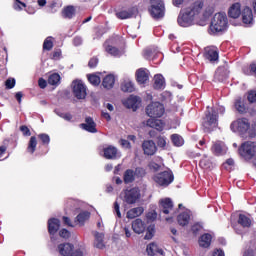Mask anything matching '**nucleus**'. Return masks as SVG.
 I'll return each mask as SVG.
<instances>
[{
    "mask_svg": "<svg viewBox=\"0 0 256 256\" xmlns=\"http://www.w3.org/2000/svg\"><path fill=\"white\" fill-rule=\"evenodd\" d=\"M114 213H116L118 219H121V210L118 202H114Z\"/></svg>",
    "mask_w": 256,
    "mask_h": 256,
    "instance_id": "nucleus-58",
    "label": "nucleus"
},
{
    "mask_svg": "<svg viewBox=\"0 0 256 256\" xmlns=\"http://www.w3.org/2000/svg\"><path fill=\"white\" fill-rule=\"evenodd\" d=\"M203 7V2L198 0L185 10H181L177 18L178 25L180 27H191V25H195V23L197 25Z\"/></svg>",
    "mask_w": 256,
    "mask_h": 256,
    "instance_id": "nucleus-1",
    "label": "nucleus"
},
{
    "mask_svg": "<svg viewBox=\"0 0 256 256\" xmlns=\"http://www.w3.org/2000/svg\"><path fill=\"white\" fill-rule=\"evenodd\" d=\"M58 251L60 255L69 256L73 253V244L71 243L60 244L58 246Z\"/></svg>",
    "mask_w": 256,
    "mask_h": 256,
    "instance_id": "nucleus-27",
    "label": "nucleus"
},
{
    "mask_svg": "<svg viewBox=\"0 0 256 256\" xmlns=\"http://www.w3.org/2000/svg\"><path fill=\"white\" fill-rule=\"evenodd\" d=\"M204 57L210 61V63H215V61H219V52L215 47H207L205 48Z\"/></svg>",
    "mask_w": 256,
    "mask_h": 256,
    "instance_id": "nucleus-16",
    "label": "nucleus"
},
{
    "mask_svg": "<svg viewBox=\"0 0 256 256\" xmlns=\"http://www.w3.org/2000/svg\"><path fill=\"white\" fill-rule=\"evenodd\" d=\"M248 135L251 138L256 137V122L249 124Z\"/></svg>",
    "mask_w": 256,
    "mask_h": 256,
    "instance_id": "nucleus-48",
    "label": "nucleus"
},
{
    "mask_svg": "<svg viewBox=\"0 0 256 256\" xmlns=\"http://www.w3.org/2000/svg\"><path fill=\"white\" fill-rule=\"evenodd\" d=\"M161 211L164 215H169L173 211V201L171 198H165L160 201Z\"/></svg>",
    "mask_w": 256,
    "mask_h": 256,
    "instance_id": "nucleus-23",
    "label": "nucleus"
},
{
    "mask_svg": "<svg viewBox=\"0 0 256 256\" xmlns=\"http://www.w3.org/2000/svg\"><path fill=\"white\" fill-rule=\"evenodd\" d=\"M90 217L91 213L89 211H83L76 216L75 223H77L80 226H83L85 225V221H89Z\"/></svg>",
    "mask_w": 256,
    "mask_h": 256,
    "instance_id": "nucleus-28",
    "label": "nucleus"
},
{
    "mask_svg": "<svg viewBox=\"0 0 256 256\" xmlns=\"http://www.w3.org/2000/svg\"><path fill=\"white\" fill-rule=\"evenodd\" d=\"M224 71H225V69H223V68H218V69L216 70L215 79H216L217 81H224V80L227 79V75L223 74Z\"/></svg>",
    "mask_w": 256,
    "mask_h": 256,
    "instance_id": "nucleus-44",
    "label": "nucleus"
},
{
    "mask_svg": "<svg viewBox=\"0 0 256 256\" xmlns=\"http://www.w3.org/2000/svg\"><path fill=\"white\" fill-rule=\"evenodd\" d=\"M138 10L136 7L120 10L116 13L118 19H131L137 17Z\"/></svg>",
    "mask_w": 256,
    "mask_h": 256,
    "instance_id": "nucleus-13",
    "label": "nucleus"
},
{
    "mask_svg": "<svg viewBox=\"0 0 256 256\" xmlns=\"http://www.w3.org/2000/svg\"><path fill=\"white\" fill-rule=\"evenodd\" d=\"M149 168L152 170V171H159V169H161V165L155 163V162H150L149 163Z\"/></svg>",
    "mask_w": 256,
    "mask_h": 256,
    "instance_id": "nucleus-62",
    "label": "nucleus"
},
{
    "mask_svg": "<svg viewBox=\"0 0 256 256\" xmlns=\"http://www.w3.org/2000/svg\"><path fill=\"white\" fill-rule=\"evenodd\" d=\"M153 56V50L152 49H146L143 52V57L145 59H151V57Z\"/></svg>",
    "mask_w": 256,
    "mask_h": 256,
    "instance_id": "nucleus-61",
    "label": "nucleus"
},
{
    "mask_svg": "<svg viewBox=\"0 0 256 256\" xmlns=\"http://www.w3.org/2000/svg\"><path fill=\"white\" fill-rule=\"evenodd\" d=\"M241 15L242 22L246 27H251V25L255 23V19L253 18V10L249 6L243 8Z\"/></svg>",
    "mask_w": 256,
    "mask_h": 256,
    "instance_id": "nucleus-11",
    "label": "nucleus"
},
{
    "mask_svg": "<svg viewBox=\"0 0 256 256\" xmlns=\"http://www.w3.org/2000/svg\"><path fill=\"white\" fill-rule=\"evenodd\" d=\"M6 89H13L15 87V79L14 78H9L5 82Z\"/></svg>",
    "mask_w": 256,
    "mask_h": 256,
    "instance_id": "nucleus-54",
    "label": "nucleus"
},
{
    "mask_svg": "<svg viewBox=\"0 0 256 256\" xmlns=\"http://www.w3.org/2000/svg\"><path fill=\"white\" fill-rule=\"evenodd\" d=\"M238 223L241 225V227L249 228L251 227V218L247 217L245 214H240Z\"/></svg>",
    "mask_w": 256,
    "mask_h": 256,
    "instance_id": "nucleus-37",
    "label": "nucleus"
},
{
    "mask_svg": "<svg viewBox=\"0 0 256 256\" xmlns=\"http://www.w3.org/2000/svg\"><path fill=\"white\" fill-rule=\"evenodd\" d=\"M49 85H59L61 83V76L57 73H53L48 78Z\"/></svg>",
    "mask_w": 256,
    "mask_h": 256,
    "instance_id": "nucleus-42",
    "label": "nucleus"
},
{
    "mask_svg": "<svg viewBox=\"0 0 256 256\" xmlns=\"http://www.w3.org/2000/svg\"><path fill=\"white\" fill-rule=\"evenodd\" d=\"M102 85L104 87V89H113V86L115 85V76L113 75H107L103 81H102Z\"/></svg>",
    "mask_w": 256,
    "mask_h": 256,
    "instance_id": "nucleus-33",
    "label": "nucleus"
},
{
    "mask_svg": "<svg viewBox=\"0 0 256 256\" xmlns=\"http://www.w3.org/2000/svg\"><path fill=\"white\" fill-rule=\"evenodd\" d=\"M155 235V228L153 226H149L146 231V235L144 236V239L147 241L153 239V236Z\"/></svg>",
    "mask_w": 256,
    "mask_h": 256,
    "instance_id": "nucleus-47",
    "label": "nucleus"
},
{
    "mask_svg": "<svg viewBox=\"0 0 256 256\" xmlns=\"http://www.w3.org/2000/svg\"><path fill=\"white\" fill-rule=\"evenodd\" d=\"M80 127L84 129V131H88V133H97V124L91 117H87L85 123L80 124Z\"/></svg>",
    "mask_w": 256,
    "mask_h": 256,
    "instance_id": "nucleus-19",
    "label": "nucleus"
},
{
    "mask_svg": "<svg viewBox=\"0 0 256 256\" xmlns=\"http://www.w3.org/2000/svg\"><path fill=\"white\" fill-rule=\"evenodd\" d=\"M149 13L153 19L165 17V2L163 0H150Z\"/></svg>",
    "mask_w": 256,
    "mask_h": 256,
    "instance_id": "nucleus-5",
    "label": "nucleus"
},
{
    "mask_svg": "<svg viewBox=\"0 0 256 256\" xmlns=\"http://www.w3.org/2000/svg\"><path fill=\"white\" fill-rule=\"evenodd\" d=\"M103 233H95V242H94V247L97 249H103L105 247V244L103 243Z\"/></svg>",
    "mask_w": 256,
    "mask_h": 256,
    "instance_id": "nucleus-39",
    "label": "nucleus"
},
{
    "mask_svg": "<svg viewBox=\"0 0 256 256\" xmlns=\"http://www.w3.org/2000/svg\"><path fill=\"white\" fill-rule=\"evenodd\" d=\"M105 51L106 53H109V55H112V57H120L121 51L119 49L109 45V42L104 43Z\"/></svg>",
    "mask_w": 256,
    "mask_h": 256,
    "instance_id": "nucleus-36",
    "label": "nucleus"
},
{
    "mask_svg": "<svg viewBox=\"0 0 256 256\" xmlns=\"http://www.w3.org/2000/svg\"><path fill=\"white\" fill-rule=\"evenodd\" d=\"M228 25L227 14L225 12L216 13L211 21L210 33H223V31H227Z\"/></svg>",
    "mask_w": 256,
    "mask_h": 256,
    "instance_id": "nucleus-3",
    "label": "nucleus"
},
{
    "mask_svg": "<svg viewBox=\"0 0 256 256\" xmlns=\"http://www.w3.org/2000/svg\"><path fill=\"white\" fill-rule=\"evenodd\" d=\"M241 13V3L239 2L232 4L228 10V16L231 17V19H239Z\"/></svg>",
    "mask_w": 256,
    "mask_h": 256,
    "instance_id": "nucleus-20",
    "label": "nucleus"
},
{
    "mask_svg": "<svg viewBox=\"0 0 256 256\" xmlns=\"http://www.w3.org/2000/svg\"><path fill=\"white\" fill-rule=\"evenodd\" d=\"M145 173H146L145 169H143L141 167L136 168L135 171H134V175L136 177H145Z\"/></svg>",
    "mask_w": 256,
    "mask_h": 256,
    "instance_id": "nucleus-51",
    "label": "nucleus"
},
{
    "mask_svg": "<svg viewBox=\"0 0 256 256\" xmlns=\"http://www.w3.org/2000/svg\"><path fill=\"white\" fill-rule=\"evenodd\" d=\"M239 154L246 161H251V159L256 155V142L246 141L242 143L239 148Z\"/></svg>",
    "mask_w": 256,
    "mask_h": 256,
    "instance_id": "nucleus-6",
    "label": "nucleus"
},
{
    "mask_svg": "<svg viewBox=\"0 0 256 256\" xmlns=\"http://www.w3.org/2000/svg\"><path fill=\"white\" fill-rule=\"evenodd\" d=\"M146 253L150 256H155L156 253L159 255H165L163 248H160L155 242L150 243L146 248Z\"/></svg>",
    "mask_w": 256,
    "mask_h": 256,
    "instance_id": "nucleus-24",
    "label": "nucleus"
},
{
    "mask_svg": "<svg viewBox=\"0 0 256 256\" xmlns=\"http://www.w3.org/2000/svg\"><path fill=\"white\" fill-rule=\"evenodd\" d=\"M217 119V111L208 107L203 121V126L208 130L214 129V127H217Z\"/></svg>",
    "mask_w": 256,
    "mask_h": 256,
    "instance_id": "nucleus-9",
    "label": "nucleus"
},
{
    "mask_svg": "<svg viewBox=\"0 0 256 256\" xmlns=\"http://www.w3.org/2000/svg\"><path fill=\"white\" fill-rule=\"evenodd\" d=\"M132 229L134 233H136L137 235H141V233H145V229H147V226L145 222H143V220L137 218L132 222Z\"/></svg>",
    "mask_w": 256,
    "mask_h": 256,
    "instance_id": "nucleus-21",
    "label": "nucleus"
},
{
    "mask_svg": "<svg viewBox=\"0 0 256 256\" xmlns=\"http://www.w3.org/2000/svg\"><path fill=\"white\" fill-rule=\"evenodd\" d=\"M75 6H67L62 10V16L64 17V19H73V17H75Z\"/></svg>",
    "mask_w": 256,
    "mask_h": 256,
    "instance_id": "nucleus-32",
    "label": "nucleus"
},
{
    "mask_svg": "<svg viewBox=\"0 0 256 256\" xmlns=\"http://www.w3.org/2000/svg\"><path fill=\"white\" fill-rule=\"evenodd\" d=\"M191 219V212L186 210L180 213L177 217L178 225L185 227V225H189V220Z\"/></svg>",
    "mask_w": 256,
    "mask_h": 256,
    "instance_id": "nucleus-25",
    "label": "nucleus"
},
{
    "mask_svg": "<svg viewBox=\"0 0 256 256\" xmlns=\"http://www.w3.org/2000/svg\"><path fill=\"white\" fill-rule=\"evenodd\" d=\"M234 107L238 113H247V107L245 106V100L237 98L234 103Z\"/></svg>",
    "mask_w": 256,
    "mask_h": 256,
    "instance_id": "nucleus-35",
    "label": "nucleus"
},
{
    "mask_svg": "<svg viewBox=\"0 0 256 256\" xmlns=\"http://www.w3.org/2000/svg\"><path fill=\"white\" fill-rule=\"evenodd\" d=\"M135 181V171L128 169L124 172V183H133Z\"/></svg>",
    "mask_w": 256,
    "mask_h": 256,
    "instance_id": "nucleus-40",
    "label": "nucleus"
},
{
    "mask_svg": "<svg viewBox=\"0 0 256 256\" xmlns=\"http://www.w3.org/2000/svg\"><path fill=\"white\" fill-rule=\"evenodd\" d=\"M98 63H99V59L92 58V59H90L88 66L90 67V69H93V68L97 67Z\"/></svg>",
    "mask_w": 256,
    "mask_h": 256,
    "instance_id": "nucleus-59",
    "label": "nucleus"
},
{
    "mask_svg": "<svg viewBox=\"0 0 256 256\" xmlns=\"http://www.w3.org/2000/svg\"><path fill=\"white\" fill-rule=\"evenodd\" d=\"M211 151L214 155H225L227 153V146L222 141L213 142Z\"/></svg>",
    "mask_w": 256,
    "mask_h": 256,
    "instance_id": "nucleus-18",
    "label": "nucleus"
},
{
    "mask_svg": "<svg viewBox=\"0 0 256 256\" xmlns=\"http://www.w3.org/2000/svg\"><path fill=\"white\" fill-rule=\"evenodd\" d=\"M73 94L78 99H85L87 97V86L81 80H74L72 82Z\"/></svg>",
    "mask_w": 256,
    "mask_h": 256,
    "instance_id": "nucleus-10",
    "label": "nucleus"
},
{
    "mask_svg": "<svg viewBox=\"0 0 256 256\" xmlns=\"http://www.w3.org/2000/svg\"><path fill=\"white\" fill-rule=\"evenodd\" d=\"M59 227H61V222L59 219L52 218L48 220V231L50 235H55V233L59 231Z\"/></svg>",
    "mask_w": 256,
    "mask_h": 256,
    "instance_id": "nucleus-26",
    "label": "nucleus"
},
{
    "mask_svg": "<svg viewBox=\"0 0 256 256\" xmlns=\"http://www.w3.org/2000/svg\"><path fill=\"white\" fill-rule=\"evenodd\" d=\"M35 149H37V137L32 136L28 143L27 152L33 155V153H35Z\"/></svg>",
    "mask_w": 256,
    "mask_h": 256,
    "instance_id": "nucleus-41",
    "label": "nucleus"
},
{
    "mask_svg": "<svg viewBox=\"0 0 256 256\" xmlns=\"http://www.w3.org/2000/svg\"><path fill=\"white\" fill-rule=\"evenodd\" d=\"M38 137L42 141L43 145H49L51 138L47 134H39Z\"/></svg>",
    "mask_w": 256,
    "mask_h": 256,
    "instance_id": "nucleus-49",
    "label": "nucleus"
},
{
    "mask_svg": "<svg viewBox=\"0 0 256 256\" xmlns=\"http://www.w3.org/2000/svg\"><path fill=\"white\" fill-rule=\"evenodd\" d=\"M121 90L124 93H133V91H135V85L129 80L124 81L121 85Z\"/></svg>",
    "mask_w": 256,
    "mask_h": 256,
    "instance_id": "nucleus-38",
    "label": "nucleus"
},
{
    "mask_svg": "<svg viewBox=\"0 0 256 256\" xmlns=\"http://www.w3.org/2000/svg\"><path fill=\"white\" fill-rule=\"evenodd\" d=\"M143 207H136L132 208L127 212V219H135V217H140V215H143Z\"/></svg>",
    "mask_w": 256,
    "mask_h": 256,
    "instance_id": "nucleus-31",
    "label": "nucleus"
},
{
    "mask_svg": "<svg viewBox=\"0 0 256 256\" xmlns=\"http://www.w3.org/2000/svg\"><path fill=\"white\" fill-rule=\"evenodd\" d=\"M20 131L25 135V137H30L31 136V130L27 126H21Z\"/></svg>",
    "mask_w": 256,
    "mask_h": 256,
    "instance_id": "nucleus-57",
    "label": "nucleus"
},
{
    "mask_svg": "<svg viewBox=\"0 0 256 256\" xmlns=\"http://www.w3.org/2000/svg\"><path fill=\"white\" fill-rule=\"evenodd\" d=\"M171 141L175 147H181L184 143L183 137L179 136L178 134H173L171 136Z\"/></svg>",
    "mask_w": 256,
    "mask_h": 256,
    "instance_id": "nucleus-43",
    "label": "nucleus"
},
{
    "mask_svg": "<svg viewBox=\"0 0 256 256\" xmlns=\"http://www.w3.org/2000/svg\"><path fill=\"white\" fill-rule=\"evenodd\" d=\"M199 165L202 169H205L206 171L209 169H213L214 167L213 161H211V158H208L207 155L203 156V158L200 160Z\"/></svg>",
    "mask_w": 256,
    "mask_h": 256,
    "instance_id": "nucleus-30",
    "label": "nucleus"
},
{
    "mask_svg": "<svg viewBox=\"0 0 256 256\" xmlns=\"http://www.w3.org/2000/svg\"><path fill=\"white\" fill-rule=\"evenodd\" d=\"M23 7H27V5L19 0H16V3L14 4L15 11H21Z\"/></svg>",
    "mask_w": 256,
    "mask_h": 256,
    "instance_id": "nucleus-55",
    "label": "nucleus"
},
{
    "mask_svg": "<svg viewBox=\"0 0 256 256\" xmlns=\"http://www.w3.org/2000/svg\"><path fill=\"white\" fill-rule=\"evenodd\" d=\"M157 145L158 147H165V145H167V138L163 136H159L157 138Z\"/></svg>",
    "mask_w": 256,
    "mask_h": 256,
    "instance_id": "nucleus-50",
    "label": "nucleus"
},
{
    "mask_svg": "<svg viewBox=\"0 0 256 256\" xmlns=\"http://www.w3.org/2000/svg\"><path fill=\"white\" fill-rule=\"evenodd\" d=\"M213 239V236L211 234H203L199 239V245L200 247H203L204 249H207L211 245V240Z\"/></svg>",
    "mask_w": 256,
    "mask_h": 256,
    "instance_id": "nucleus-29",
    "label": "nucleus"
},
{
    "mask_svg": "<svg viewBox=\"0 0 256 256\" xmlns=\"http://www.w3.org/2000/svg\"><path fill=\"white\" fill-rule=\"evenodd\" d=\"M146 114L150 119L146 121L147 127L156 129V131H163L165 129V123L159 118L163 117L165 114V106L159 102L151 103L146 107Z\"/></svg>",
    "mask_w": 256,
    "mask_h": 256,
    "instance_id": "nucleus-2",
    "label": "nucleus"
},
{
    "mask_svg": "<svg viewBox=\"0 0 256 256\" xmlns=\"http://www.w3.org/2000/svg\"><path fill=\"white\" fill-rule=\"evenodd\" d=\"M82 44H83V38L76 36L73 39V45H75V47H79V45H82Z\"/></svg>",
    "mask_w": 256,
    "mask_h": 256,
    "instance_id": "nucleus-63",
    "label": "nucleus"
},
{
    "mask_svg": "<svg viewBox=\"0 0 256 256\" xmlns=\"http://www.w3.org/2000/svg\"><path fill=\"white\" fill-rule=\"evenodd\" d=\"M145 155H155L157 153V145L153 140H145L142 144Z\"/></svg>",
    "mask_w": 256,
    "mask_h": 256,
    "instance_id": "nucleus-17",
    "label": "nucleus"
},
{
    "mask_svg": "<svg viewBox=\"0 0 256 256\" xmlns=\"http://www.w3.org/2000/svg\"><path fill=\"white\" fill-rule=\"evenodd\" d=\"M215 13V6L208 5L205 6L204 12L202 14V18L197 21V25H200V27H205L207 25V21L209 20V17Z\"/></svg>",
    "mask_w": 256,
    "mask_h": 256,
    "instance_id": "nucleus-12",
    "label": "nucleus"
},
{
    "mask_svg": "<svg viewBox=\"0 0 256 256\" xmlns=\"http://www.w3.org/2000/svg\"><path fill=\"white\" fill-rule=\"evenodd\" d=\"M154 88L155 89H165V78L161 74L154 76Z\"/></svg>",
    "mask_w": 256,
    "mask_h": 256,
    "instance_id": "nucleus-34",
    "label": "nucleus"
},
{
    "mask_svg": "<svg viewBox=\"0 0 256 256\" xmlns=\"http://www.w3.org/2000/svg\"><path fill=\"white\" fill-rule=\"evenodd\" d=\"M248 101H249V103L256 102V91L255 90H252L248 93Z\"/></svg>",
    "mask_w": 256,
    "mask_h": 256,
    "instance_id": "nucleus-53",
    "label": "nucleus"
},
{
    "mask_svg": "<svg viewBox=\"0 0 256 256\" xmlns=\"http://www.w3.org/2000/svg\"><path fill=\"white\" fill-rule=\"evenodd\" d=\"M120 145L124 149H131V143L129 141L125 140V139L120 140Z\"/></svg>",
    "mask_w": 256,
    "mask_h": 256,
    "instance_id": "nucleus-60",
    "label": "nucleus"
},
{
    "mask_svg": "<svg viewBox=\"0 0 256 256\" xmlns=\"http://www.w3.org/2000/svg\"><path fill=\"white\" fill-rule=\"evenodd\" d=\"M105 159H119L121 158V152L115 146H107L103 148Z\"/></svg>",
    "mask_w": 256,
    "mask_h": 256,
    "instance_id": "nucleus-14",
    "label": "nucleus"
},
{
    "mask_svg": "<svg viewBox=\"0 0 256 256\" xmlns=\"http://www.w3.org/2000/svg\"><path fill=\"white\" fill-rule=\"evenodd\" d=\"M43 49L46 51H51L53 49V38L47 37L43 43Z\"/></svg>",
    "mask_w": 256,
    "mask_h": 256,
    "instance_id": "nucleus-45",
    "label": "nucleus"
},
{
    "mask_svg": "<svg viewBox=\"0 0 256 256\" xmlns=\"http://www.w3.org/2000/svg\"><path fill=\"white\" fill-rule=\"evenodd\" d=\"M174 180L175 176H173V172L171 170H166L153 176V181L158 185V187H169Z\"/></svg>",
    "mask_w": 256,
    "mask_h": 256,
    "instance_id": "nucleus-4",
    "label": "nucleus"
},
{
    "mask_svg": "<svg viewBox=\"0 0 256 256\" xmlns=\"http://www.w3.org/2000/svg\"><path fill=\"white\" fill-rule=\"evenodd\" d=\"M140 105L141 98L137 96H130L126 100H124V106L127 107V109H132L133 111H137Z\"/></svg>",
    "mask_w": 256,
    "mask_h": 256,
    "instance_id": "nucleus-15",
    "label": "nucleus"
},
{
    "mask_svg": "<svg viewBox=\"0 0 256 256\" xmlns=\"http://www.w3.org/2000/svg\"><path fill=\"white\" fill-rule=\"evenodd\" d=\"M123 197V201L127 203V205H135L136 202L141 199V191L139 188H130L126 189L121 193Z\"/></svg>",
    "mask_w": 256,
    "mask_h": 256,
    "instance_id": "nucleus-7",
    "label": "nucleus"
},
{
    "mask_svg": "<svg viewBox=\"0 0 256 256\" xmlns=\"http://www.w3.org/2000/svg\"><path fill=\"white\" fill-rule=\"evenodd\" d=\"M66 207L68 209H77V201L73 199L68 200L66 203Z\"/></svg>",
    "mask_w": 256,
    "mask_h": 256,
    "instance_id": "nucleus-52",
    "label": "nucleus"
},
{
    "mask_svg": "<svg viewBox=\"0 0 256 256\" xmlns=\"http://www.w3.org/2000/svg\"><path fill=\"white\" fill-rule=\"evenodd\" d=\"M212 256H225V252H223L221 249H216L214 250Z\"/></svg>",
    "mask_w": 256,
    "mask_h": 256,
    "instance_id": "nucleus-64",
    "label": "nucleus"
},
{
    "mask_svg": "<svg viewBox=\"0 0 256 256\" xmlns=\"http://www.w3.org/2000/svg\"><path fill=\"white\" fill-rule=\"evenodd\" d=\"M231 131L233 133H239L240 135H245L249 131V119L240 118L233 121L230 125Z\"/></svg>",
    "mask_w": 256,
    "mask_h": 256,
    "instance_id": "nucleus-8",
    "label": "nucleus"
},
{
    "mask_svg": "<svg viewBox=\"0 0 256 256\" xmlns=\"http://www.w3.org/2000/svg\"><path fill=\"white\" fill-rule=\"evenodd\" d=\"M88 81L89 83H91V85H94L95 87H97V85L101 83V78L97 75L92 74L88 76Z\"/></svg>",
    "mask_w": 256,
    "mask_h": 256,
    "instance_id": "nucleus-46",
    "label": "nucleus"
},
{
    "mask_svg": "<svg viewBox=\"0 0 256 256\" xmlns=\"http://www.w3.org/2000/svg\"><path fill=\"white\" fill-rule=\"evenodd\" d=\"M60 237H62L63 239H69V237H71V232H69L67 229H62L59 232Z\"/></svg>",
    "mask_w": 256,
    "mask_h": 256,
    "instance_id": "nucleus-56",
    "label": "nucleus"
},
{
    "mask_svg": "<svg viewBox=\"0 0 256 256\" xmlns=\"http://www.w3.org/2000/svg\"><path fill=\"white\" fill-rule=\"evenodd\" d=\"M136 79L140 85H144V83L149 81V70L140 68L136 72Z\"/></svg>",
    "mask_w": 256,
    "mask_h": 256,
    "instance_id": "nucleus-22",
    "label": "nucleus"
}]
</instances>
